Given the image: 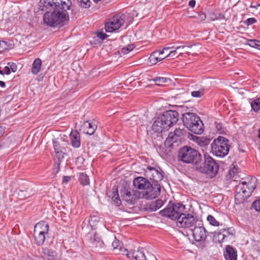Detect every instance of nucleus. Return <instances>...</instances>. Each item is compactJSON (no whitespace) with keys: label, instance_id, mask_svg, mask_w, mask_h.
I'll use <instances>...</instances> for the list:
<instances>
[{"label":"nucleus","instance_id":"obj_22","mask_svg":"<svg viewBox=\"0 0 260 260\" xmlns=\"http://www.w3.org/2000/svg\"><path fill=\"white\" fill-rule=\"evenodd\" d=\"M165 123L162 121L161 118L159 117L153 122L152 128L153 131L157 133H161L164 130L167 129L168 128L166 127Z\"/></svg>","mask_w":260,"mask_h":260},{"label":"nucleus","instance_id":"obj_8","mask_svg":"<svg viewBox=\"0 0 260 260\" xmlns=\"http://www.w3.org/2000/svg\"><path fill=\"white\" fill-rule=\"evenodd\" d=\"M185 207L181 204H176L168 206L159 211L162 216L168 217L172 220H177L178 216L184 210Z\"/></svg>","mask_w":260,"mask_h":260},{"label":"nucleus","instance_id":"obj_21","mask_svg":"<svg viewBox=\"0 0 260 260\" xmlns=\"http://www.w3.org/2000/svg\"><path fill=\"white\" fill-rule=\"evenodd\" d=\"M128 257H133L135 260H146V257L143 251L139 250L128 252L126 249L124 250Z\"/></svg>","mask_w":260,"mask_h":260},{"label":"nucleus","instance_id":"obj_9","mask_svg":"<svg viewBox=\"0 0 260 260\" xmlns=\"http://www.w3.org/2000/svg\"><path fill=\"white\" fill-rule=\"evenodd\" d=\"M126 16L124 14H118L114 16L105 24V30L108 32H113L124 25Z\"/></svg>","mask_w":260,"mask_h":260},{"label":"nucleus","instance_id":"obj_14","mask_svg":"<svg viewBox=\"0 0 260 260\" xmlns=\"http://www.w3.org/2000/svg\"><path fill=\"white\" fill-rule=\"evenodd\" d=\"M67 142L62 139L53 141V148L55 156L59 160L63 158L67 147Z\"/></svg>","mask_w":260,"mask_h":260},{"label":"nucleus","instance_id":"obj_64","mask_svg":"<svg viewBox=\"0 0 260 260\" xmlns=\"http://www.w3.org/2000/svg\"><path fill=\"white\" fill-rule=\"evenodd\" d=\"M241 78L240 79V80H243L244 79H245V78H242V77H241Z\"/></svg>","mask_w":260,"mask_h":260},{"label":"nucleus","instance_id":"obj_60","mask_svg":"<svg viewBox=\"0 0 260 260\" xmlns=\"http://www.w3.org/2000/svg\"><path fill=\"white\" fill-rule=\"evenodd\" d=\"M0 87L4 88L5 87V82H0Z\"/></svg>","mask_w":260,"mask_h":260},{"label":"nucleus","instance_id":"obj_54","mask_svg":"<svg viewBox=\"0 0 260 260\" xmlns=\"http://www.w3.org/2000/svg\"><path fill=\"white\" fill-rule=\"evenodd\" d=\"M176 53H177V50H170L169 53L166 55V57H168L169 56L174 57V56H175Z\"/></svg>","mask_w":260,"mask_h":260},{"label":"nucleus","instance_id":"obj_33","mask_svg":"<svg viewBox=\"0 0 260 260\" xmlns=\"http://www.w3.org/2000/svg\"><path fill=\"white\" fill-rule=\"evenodd\" d=\"M79 180L81 184L84 186L89 184L88 176L84 173H81L79 174Z\"/></svg>","mask_w":260,"mask_h":260},{"label":"nucleus","instance_id":"obj_43","mask_svg":"<svg viewBox=\"0 0 260 260\" xmlns=\"http://www.w3.org/2000/svg\"><path fill=\"white\" fill-rule=\"evenodd\" d=\"M228 233V231L224 230L223 231L219 232L217 234L216 237L218 238V241L219 242L223 241L224 238L226 237V234Z\"/></svg>","mask_w":260,"mask_h":260},{"label":"nucleus","instance_id":"obj_16","mask_svg":"<svg viewBox=\"0 0 260 260\" xmlns=\"http://www.w3.org/2000/svg\"><path fill=\"white\" fill-rule=\"evenodd\" d=\"M145 175L148 179L155 182L160 181L163 178L161 173L158 170L151 167H148L145 170Z\"/></svg>","mask_w":260,"mask_h":260},{"label":"nucleus","instance_id":"obj_45","mask_svg":"<svg viewBox=\"0 0 260 260\" xmlns=\"http://www.w3.org/2000/svg\"><path fill=\"white\" fill-rule=\"evenodd\" d=\"M10 69L9 66L7 64L6 66L3 67L1 66L0 67V74L2 75L7 74L8 75L10 73Z\"/></svg>","mask_w":260,"mask_h":260},{"label":"nucleus","instance_id":"obj_49","mask_svg":"<svg viewBox=\"0 0 260 260\" xmlns=\"http://www.w3.org/2000/svg\"><path fill=\"white\" fill-rule=\"evenodd\" d=\"M115 192H116V197L115 198V199H114V197H112V199L115 202V204L117 206H119L120 204L121 201H120V200L119 199L118 195L117 194L118 193V191H116Z\"/></svg>","mask_w":260,"mask_h":260},{"label":"nucleus","instance_id":"obj_35","mask_svg":"<svg viewBox=\"0 0 260 260\" xmlns=\"http://www.w3.org/2000/svg\"><path fill=\"white\" fill-rule=\"evenodd\" d=\"M251 107L255 112L260 109V97L251 102Z\"/></svg>","mask_w":260,"mask_h":260},{"label":"nucleus","instance_id":"obj_15","mask_svg":"<svg viewBox=\"0 0 260 260\" xmlns=\"http://www.w3.org/2000/svg\"><path fill=\"white\" fill-rule=\"evenodd\" d=\"M148 81H185L187 80L185 76L181 75H172L169 73H163L161 76H158L153 79H148Z\"/></svg>","mask_w":260,"mask_h":260},{"label":"nucleus","instance_id":"obj_4","mask_svg":"<svg viewBox=\"0 0 260 260\" xmlns=\"http://www.w3.org/2000/svg\"><path fill=\"white\" fill-rule=\"evenodd\" d=\"M219 167L215 161L210 156L205 155V161L200 160L196 165L195 169L199 172L206 174L212 178L217 174Z\"/></svg>","mask_w":260,"mask_h":260},{"label":"nucleus","instance_id":"obj_62","mask_svg":"<svg viewBox=\"0 0 260 260\" xmlns=\"http://www.w3.org/2000/svg\"><path fill=\"white\" fill-rule=\"evenodd\" d=\"M93 1L94 2H95V3H98V2H100V1H101V0H93Z\"/></svg>","mask_w":260,"mask_h":260},{"label":"nucleus","instance_id":"obj_28","mask_svg":"<svg viewBox=\"0 0 260 260\" xmlns=\"http://www.w3.org/2000/svg\"><path fill=\"white\" fill-rule=\"evenodd\" d=\"M49 5L56 3L57 4H60V5L64 6V8H70L72 5L71 0H46Z\"/></svg>","mask_w":260,"mask_h":260},{"label":"nucleus","instance_id":"obj_38","mask_svg":"<svg viewBox=\"0 0 260 260\" xmlns=\"http://www.w3.org/2000/svg\"><path fill=\"white\" fill-rule=\"evenodd\" d=\"M80 6L83 8H88L91 6V2L90 0H77Z\"/></svg>","mask_w":260,"mask_h":260},{"label":"nucleus","instance_id":"obj_12","mask_svg":"<svg viewBox=\"0 0 260 260\" xmlns=\"http://www.w3.org/2000/svg\"><path fill=\"white\" fill-rule=\"evenodd\" d=\"M192 231L193 238L197 242L205 241L207 236L208 232L203 226V224L201 221H197Z\"/></svg>","mask_w":260,"mask_h":260},{"label":"nucleus","instance_id":"obj_63","mask_svg":"<svg viewBox=\"0 0 260 260\" xmlns=\"http://www.w3.org/2000/svg\"><path fill=\"white\" fill-rule=\"evenodd\" d=\"M132 81H135L136 79H130Z\"/></svg>","mask_w":260,"mask_h":260},{"label":"nucleus","instance_id":"obj_1","mask_svg":"<svg viewBox=\"0 0 260 260\" xmlns=\"http://www.w3.org/2000/svg\"><path fill=\"white\" fill-rule=\"evenodd\" d=\"M46 0H41L39 3L40 8L45 12L44 15V22L47 25L56 27L57 25H62L68 21L69 15L67 10L70 8H64L60 4H47Z\"/></svg>","mask_w":260,"mask_h":260},{"label":"nucleus","instance_id":"obj_48","mask_svg":"<svg viewBox=\"0 0 260 260\" xmlns=\"http://www.w3.org/2000/svg\"><path fill=\"white\" fill-rule=\"evenodd\" d=\"M8 65L9 66L10 71H12V72H15L17 70V66L16 64V63L14 62H8Z\"/></svg>","mask_w":260,"mask_h":260},{"label":"nucleus","instance_id":"obj_31","mask_svg":"<svg viewBox=\"0 0 260 260\" xmlns=\"http://www.w3.org/2000/svg\"><path fill=\"white\" fill-rule=\"evenodd\" d=\"M126 124L129 126H134L140 123V119L137 116H133L127 120Z\"/></svg>","mask_w":260,"mask_h":260},{"label":"nucleus","instance_id":"obj_6","mask_svg":"<svg viewBox=\"0 0 260 260\" xmlns=\"http://www.w3.org/2000/svg\"><path fill=\"white\" fill-rule=\"evenodd\" d=\"M181 160L185 163L194 164V168L197 163L201 160V155L195 149L185 146L181 148L179 152Z\"/></svg>","mask_w":260,"mask_h":260},{"label":"nucleus","instance_id":"obj_47","mask_svg":"<svg viewBox=\"0 0 260 260\" xmlns=\"http://www.w3.org/2000/svg\"><path fill=\"white\" fill-rule=\"evenodd\" d=\"M8 45L5 41H0V53L8 49Z\"/></svg>","mask_w":260,"mask_h":260},{"label":"nucleus","instance_id":"obj_61","mask_svg":"<svg viewBox=\"0 0 260 260\" xmlns=\"http://www.w3.org/2000/svg\"><path fill=\"white\" fill-rule=\"evenodd\" d=\"M258 138L260 139V129L258 130Z\"/></svg>","mask_w":260,"mask_h":260},{"label":"nucleus","instance_id":"obj_46","mask_svg":"<svg viewBox=\"0 0 260 260\" xmlns=\"http://www.w3.org/2000/svg\"><path fill=\"white\" fill-rule=\"evenodd\" d=\"M252 207L256 211L260 212V199L254 202Z\"/></svg>","mask_w":260,"mask_h":260},{"label":"nucleus","instance_id":"obj_34","mask_svg":"<svg viewBox=\"0 0 260 260\" xmlns=\"http://www.w3.org/2000/svg\"><path fill=\"white\" fill-rule=\"evenodd\" d=\"M123 199L127 202H132L133 199L132 192L127 189H124L122 191Z\"/></svg>","mask_w":260,"mask_h":260},{"label":"nucleus","instance_id":"obj_27","mask_svg":"<svg viewBox=\"0 0 260 260\" xmlns=\"http://www.w3.org/2000/svg\"><path fill=\"white\" fill-rule=\"evenodd\" d=\"M42 67V60L39 58H37L35 59L34 61L32 67L31 69V72L34 74H38L41 71Z\"/></svg>","mask_w":260,"mask_h":260},{"label":"nucleus","instance_id":"obj_3","mask_svg":"<svg viewBox=\"0 0 260 260\" xmlns=\"http://www.w3.org/2000/svg\"><path fill=\"white\" fill-rule=\"evenodd\" d=\"M184 125L191 132L200 135L204 132V124L200 118L192 113H186L182 116Z\"/></svg>","mask_w":260,"mask_h":260},{"label":"nucleus","instance_id":"obj_29","mask_svg":"<svg viewBox=\"0 0 260 260\" xmlns=\"http://www.w3.org/2000/svg\"><path fill=\"white\" fill-rule=\"evenodd\" d=\"M91 246L92 247H102L104 243L101 240L100 238L96 235L93 236V239L91 240Z\"/></svg>","mask_w":260,"mask_h":260},{"label":"nucleus","instance_id":"obj_30","mask_svg":"<svg viewBox=\"0 0 260 260\" xmlns=\"http://www.w3.org/2000/svg\"><path fill=\"white\" fill-rule=\"evenodd\" d=\"M192 46H186V45H182V46H175L172 44H168L165 46V47L163 48L164 50L168 51L169 50H179L180 49H184L186 48H191Z\"/></svg>","mask_w":260,"mask_h":260},{"label":"nucleus","instance_id":"obj_23","mask_svg":"<svg viewBox=\"0 0 260 260\" xmlns=\"http://www.w3.org/2000/svg\"><path fill=\"white\" fill-rule=\"evenodd\" d=\"M43 254L44 258L46 260H56L57 258V253L55 251L48 248H43Z\"/></svg>","mask_w":260,"mask_h":260},{"label":"nucleus","instance_id":"obj_59","mask_svg":"<svg viewBox=\"0 0 260 260\" xmlns=\"http://www.w3.org/2000/svg\"><path fill=\"white\" fill-rule=\"evenodd\" d=\"M257 4L255 3V4H253V3H251V6L250 7H253V8H256L257 7H259L260 6H257Z\"/></svg>","mask_w":260,"mask_h":260},{"label":"nucleus","instance_id":"obj_19","mask_svg":"<svg viewBox=\"0 0 260 260\" xmlns=\"http://www.w3.org/2000/svg\"><path fill=\"white\" fill-rule=\"evenodd\" d=\"M164 49L154 51L149 58L150 62L152 64H156L157 62L165 59L166 58V55H164Z\"/></svg>","mask_w":260,"mask_h":260},{"label":"nucleus","instance_id":"obj_26","mask_svg":"<svg viewBox=\"0 0 260 260\" xmlns=\"http://www.w3.org/2000/svg\"><path fill=\"white\" fill-rule=\"evenodd\" d=\"M193 140L199 146L202 148H205L208 146L210 143V140L205 137L194 136Z\"/></svg>","mask_w":260,"mask_h":260},{"label":"nucleus","instance_id":"obj_24","mask_svg":"<svg viewBox=\"0 0 260 260\" xmlns=\"http://www.w3.org/2000/svg\"><path fill=\"white\" fill-rule=\"evenodd\" d=\"M226 260H237V255L235 249L230 246H227L224 254Z\"/></svg>","mask_w":260,"mask_h":260},{"label":"nucleus","instance_id":"obj_7","mask_svg":"<svg viewBox=\"0 0 260 260\" xmlns=\"http://www.w3.org/2000/svg\"><path fill=\"white\" fill-rule=\"evenodd\" d=\"M49 224L44 221L37 223L34 227V235L36 244L42 245L48 234Z\"/></svg>","mask_w":260,"mask_h":260},{"label":"nucleus","instance_id":"obj_42","mask_svg":"<svg viewBox=\"0 0 260 260\" xmlns=\"http://www.w3.org/2000/svg\"><path fill=\"white\" fill-rule=\"evenodd\" d=\"M18 196L21 199H24L28 198L30 196V193L28 191V189L25 190L20 189L18 192Z\"/></svg>","mask_w":260,"mask_h":260},{"label":"nucleus","instance_id":"obj_5","mask_svg":"<svg viewBox=\"0 0 260 260\" xmlns=\"http://www.w3.org/2000/svg\"><path fill=\"white\" fill-rule=\"evenodd\" d=\"M228 140L223 137L219 136L211 144V150L213 154L219 157H224L229 151Z\"/></svg>","mask_w":260,"mask_h":260},{"label":"nucleus","instance_id":"obj_25","mask_svg":"<svg viewBox=\"0 0 260 260\" xmlns=\"http://www.w3.org/2000/svg\"><path fill=\"white\" fill-rule=\"evenodd\" d=\"M80 130L85 134L91 135L94 133L95 128L90 122L87 121L83 123Z\"/></svg>","mask_w":260,"mask_h":260},{"label":"nucleus","instance_id":"obj_20","mask_svg":"<svg viewBox=\"0 0 260 260\" xmlns=\"http://www.w3.org/2000/svg\"><path fill=\"white\" fill-rule=\"evenodd\" d=\"M70 139L72 146L75 148L80 146V137L79 133L76 130L72 131L70 135Z\"/></svg>","mask_w":260,"mask_h":260},{"label":"nucleus","instance_id":"obj_56","mask_svg":"<svg viewBox=\"0 0 260 260\" xmlns=\"http://www.w3.org/2000/svg\"><path fill=\"white\" fill-rule=\"evenodd\" d=\"M71 177L70 176H64L63 178V182L65 183H67L71 180Z\"/></svg>","mask_w":260,"mask_h":260},{"label":"nucleus","instance_id":"obj_18","mask_svg":"<svg viewBox=\"0 0 260 260\" xmlns=\"http://www.w3.org/2000/svg\"><path fill=\"white\" fill-rule=\"evenodd\" d=\"M134 186L139 189L146 190L150 186V182L145 178L139 177L133 181Z\"/></svg>","mask_w":260,"mask_h":260},{"label":"nucleus","instance_id":"obj_50","mask_svg":"<svg viewBox=\"0 0 260 260\" xmlns=\"http://www.w3.org/2000/svg\"><path fill=\"white\" fill-rule=\"evenodd\" d=\"M255 22H256V20H255V18H250L247 19L246 20L245 23L246 24H247V25H249L253 24Z\"/></svg>","mask_w":260,"mask_h":260},{"label":"nucleus","instance_id":"obj_40","mask_svg":"<svg viewBox=\"0 0 260 260\" xmlns=\"http://www.w3.org/2000/svg\"><path fill=\"white\" fill-rule=\"evenodd\" d=\"M121 243L120 242L119 240H117L115 238V240L113 241L112 243V246L113 248V249L114 250H119L121 251L122 250L121 248Z\"/></svg>","mask_w":260,"mask_h":260},{"label":"nucleus","instance_id":"obj_51","mask_svg":"<svg viewBox=\"0 0 260 260\" xmlns=\"http://www.w3.org/2000/svg\"><path fill=\"white\" fill-rule=\"evenodd\" d=\"M206 15L203 12H200L198 14V20L199 21H202L206 19Z\"/></svg>","mask_w":260,"mask_h":260},{"label":"nucleus","instance_id":"obj_10","mask_svg":"<svg viewBox=\"0 0 260 260\" xmlns=\"http://www.w3.org/2000/svg\"><path fill=\"white\" fill-rule=\"evenodd\" d=\"M199 221L191 214L181 213L177 218L176 225L179 228H189L195 226L197 221Z\"/></svg>","mask_w":260,"mask_h":260},{"label":"nucleus","instance_id":"obj_2","mask_svg":"<svg viewBox=\"0 0 260 260\" xmlns=\"http://www.w3.org/2000/svg\"><path fill=\"white\" fill-rule=\"evenodd\" d=\"M256 186V179L254 177L248 178L237 186L235 200L242 201L249 197Z\"/></svg>","mask_w":260,"mask_h":260},{"label":"nucleus","instance_id":"obj_58","mask_svg":"<svg viewBox=\"0 0 260 260\" xmlns=\"http://www.w3.org/2000/svg\"><path fill=\"white\" fill-rule=\"evenodd\" d=\"M189 6L191 8H193L196 5V1L194 0H191L189 2Z\"/></svg>","mask_w":260,"mask_h":260},{"label":"nucleus","instance_id":"obj_52","mask_svg":"<svg viewBox=\"0 0 260 260\" xmlns=\"http://www.w3.org/2000/svg\"><path fill=\"white\" fill-rule=\"evenodd\" d=\"M238 171L237 168L234 167L229 171V174L231 177H234L235 174Z\"/></svg>","mask_w":260,"mask_h":260},{"label":"nucleus","instance_id":"obj_53","mask_svg":"<svg viewBox=\"0 0 260 260\" xmlns=\"http://www.w3.org/2000/svg\"><path fill=\"white\" fill-rule=\"evenodd\" d=\"M97 37L102 40H104L107 38V36L103 32H99L97 34Z\"/></svg>","mask_w":260,"mask_h":260},{"label":"nucleus","instance_id":"obj_36","mask_svg":"<svg viewBox=\"0 0 260 260\" xmlns=\"http://www.w3.org/2000/svg\"><path fill=\"white\" fill-rule=\"evenodd\" d=\"M247 44L251 47L260 50V41L256 40H247Z\"/></svg>","mask_w":260,"mask_h":260},{"label":"nucleus","instance_id":"obj_11","mask_svg":"<svg viewBox=\"0 0 260 260\" xmlns=\"http://www.w3.org/2000/svg\"><path fill=\"white\" fill-rule=\"evenodd\" d=\"M185 132L184 129L181 128H176L174 132H171L165 142V146L170 148L173 146L174 143L180 142L183 138Z\"/></svg>","mask_w":260,"mask_h":260},{"label":"nucleus","instance_id":"obj_44","mask_svg":"<svg viewBox=\"0 0 260 260\" xmlns=\"http://www.w3.org/2000/svg\"><path fill=\"white\" fill-rule=\"evenodd\" d=\"M203 90L204 89L201 88L198 90L193 91L191 92V95L194 98H200L203 94Z\"/></svg>","mask_w":260,"mask_h":260},{"label":"nucleus","instance_id":"obj_32","mask_svg":"<svg viewBox=\"0 0 260 260\" xmlns=\"http://www.w3.org/2000/svg\"><path fill=\"white\" fill-rule=\"evenodd\" d=\"M163 204L164 202L161 200H157L150 204V208L153 211H156L159 209Z\"/></svg>","mask_w":260,"mask_h":260},{"label":"nucleus","instance_id":"obj_55","mask_svg":"<svg viewBox=\"0 0 260 260\" xmlns=\"http://www.w3.org/2000/svg\"><path fill=\"white\" fill-rule=\"evenodd\" d=\"M189 48H184V49H180L179 50H181L182 52H180L179 53V55H182V54L185 53H186L188 55H189L190 54V53L188 51V49H189Z\"/></svg>","mask_w":260,"mask_h":260},{"label":"nucleus","instance_id":"obj_57","mask_svg":"<svg viewBox=\"0 0 260 260\" xmlns=\"http://www.w3.org/2000/svg\"><path fill=\"white\" fill-rule=\"evenodd\" d=\"M6 128L4 126H0V137L4 135L5 132Z\"/></svg>","mask_w":260,"mask_h":260},{"label":"nucleus","instance_id":"obj_41","mask_svg":"<svg viewBox=\"0 0 260 260\" xmlns=\"http://www.w3.org/2000/svg\"><path fill=\"white\" fill-rule=\"evenodd\" d=\"M207 220L210 224L217 226L219 225V222L212 215H209L207 217Z\"/></svg>","mask_w":260,"mask_h":260},{"label":"nucleus","instance_id":"obj_39","mask_svg":"<svg viewBox=\"0 0 260 260\" xmlns=\"http://www.w3.org/2000/svg\"><path fill=\"white\" fill-rule=\"evenodd\" d=\"M135 46L133 44L128 45V46L124 47L121 49V53L123 55L127 54L131 51H132L135 48Z\"/></svg>","mask_w":260,"mask_h":260},{"label":"nucleus","instance_id":"obj_13","mask_svg":"<svg viewBox=\"0 0 260 260\" xmlns=\"http://www.w3.org/2000/svg\"><path fill=\"white\" fill-rule=\"evenodd\" d=\"M179 114L176 111L169 110L165 112L159 117L168 128L178 120Z\"/></svg>","mask_w":260,"mask_h":260},{"label":"nucleus","instance_id":"obj_17","mask_svg":"<svg viewBox=\"0 0 260 260\" xmlns=\"http://www.w3.org/2000/svg\"><path fill=\"white\" fill-rule=\"evenodd\" d=\"M160 192V186L158 184H154L153 186L150 184V186L147 189H146L144 194L146 198L148 199H153L156 198Z\"/></svg>","mask_w":260,"mask_h":260},{"label":"nucleus","instance_id":"obj_37","mask_svg":"<svg viewBox=\"0 0 260 260\" xmlns=\"http://www.w3.org/2000/svg\"><path fill=\"white\" fill-rule=\"evenodd\" d=\"M99 221V217L96 216H91L89 219L88 222L92 229H94L97 225Z\"/></svg>","mask_w":260,"mask_h":260}]
</instances>
